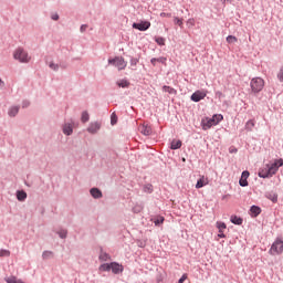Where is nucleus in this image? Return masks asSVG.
<instances>
[{
  "label": "nucleus",
  "mask_w": 283,
  "mask_h": 283,
  "mask_svg": "<svg viewBox=\"0 0 283 283\" xmlns=\"http://www.w3.org/2000/svg\"><path fill=\"white\" fill-rule=\"evenodd\" d=\"M283 166V159H276L272 164H268L259 169V178H273Z\"/></svg>",
  "instance_id": "1"
},
{
  "label": "nucleus",
  "mask_w": 283,
  "mask_h": 283,
  "mask_svg": "<svg viewBox=\"0 0 283 283\" xmlns=\"http://www.w3.org/2000/svg\"><path fill=\"white\" fill-rule=\"evenodd\" d=\"M222 120H224V116H222V114H216L211 118L206 117L201 120L202 129L207 132V129H211V127L222 123Z\"/></svg>",
  "instance_id": "2"
},
{
  "label": "nucleus",
  "mask_w": 283,
  "mask_h": 283,
  "mask_svg": "<svg viewBox=\"0 0 283 283\" xmlns=\"http://www.w3.org/2000/svg\"><path fill=\"white\" fill-rule=\"evenodd\" d=\"M251 90L253 94H259V92H262L264 90V81L262 77H254L250 82Z\"/></svg>",
  "instance_id": "3"
},
{
  "label": "nucleus",
  "mask_w": 283,
  "mask_h": 283,
  "mask_svg": "<svg viewBox=\"0 0 283 283\" xmlns=\"http://www.w3.org/2000/svg\"><path fill=\"white\" fill-rule=\"evenodd\" d=\"M282 253H283V241L282 239H276L270 249V254L282 255Z\"/></svg>",
  "instance_id": "4"
},
{
  "label": "nucleus",
  "mask_w": 283,
  "mask_h": 283,
  "mask_svg": "<svg viewBox=\"0 0 283 283\" xmlns=\"http://www.w3.org/2000/svg\"><path fill=\"white\" fill-rule=\"evenodd\" d=\"M13 56L17 61H20V63H30V55H28V52L23 49H18Z\"/></svg>",
  "instance_id": "5"
},
{
  "label": "nucleus",
  "mask_w": 283,
  "mask_h": 283,
  "mask_svg": "<svg viewBox=\"0 0 283 283\" xmlns=\"http://www.w3.org/2000/svg\"><path fill=\"white\" fill-rule=\"evenodd\" d=\"M109 65H114L117 67V70H125L127 67V62L125 61L124 57L116 56L114 59L108 60Z\"/></svg>",
  "instance_id": "6"
},
{
  "label": "nucleus",
  "mask_w": 283,
  "mask_h": 283,
  "mask_svg": "<svg viewBox=\"0 0 283 283\" xmlns=\"http://www.w3.org/2000/svg\"><path fill=\"white\" fill-rule=\"evenodd\" d=\"M133 28L135 30H139V32H145L147 30H149V28H151V22L149 21H142V22H138V23H133Z\"/></svg>",
  "instance_id": "7"
},
{
  "label": "nucleus",
  "mask_w": 283,
  "mask_h": 283,
  "mask_svg": "<svg viewBox=\"0 0 283 283\" xmlns=\"http://www.w3.org/2000/svg\"><path fill=\"white\" fill-rule=\"evenodd\" d=\"M207 94H208L207 91H196L191 95V101H193V103H200V101L207 97Z\"/></svg>",
  "instance_id": "8"
},
{
  "label": "nucleus",
  "mask_w": 283,
  "mask_h": 283,
  "mask_svg": "<svg viewBox=\"0 0 283 283\" xmlns=\"http://www.w3.org/2000/svg\"><path fill=\"white\" fill-rule=\"evenodd\" d=\"M111 271L112 273H114V275H118V273H123V271H125V268L123 266V264H119L117 262H112Z\"/></svg>",
  "instance_id": "9"
},
{
  "label": "nucleus",
  "mask_w": 283,
  "mask_h": 283,
  "mask_svg": "<svg viewBox=\"0 0 283 283\" xmlns=\"http://www.w3.org/2000/svg\"><path fill=\"white\" fill-rule=\"evenodd\" d=\"M250 174L249 171L244 170L241 175V178L239 180V185L241 187H249V181H247V179L249 178Z\"/></svg>",
  "instance_id": "10"
},
{
  "label": "nucleus",
  "mask_w": 283,
  "mask_h": 283,
  "mask_svg": "<svg viewBox=\"0 0 283 283\" xmlns=\"http://www.w3.org/2000/svg\"><path fill=\"white\" fill-rule=\"evenodd\" d=\"M207 185H209V179L205 176H201L196 184V189H202V187H207Z\"/></svg>",
  "instance_id": "11"
},
{
  "label": "nucleus",
  "mask_w": 283,
  "mask_h": 283,
  "mask_svg": "<svg viewBox=\"0 0 283 283\" xmlns=\"http://www.w3.org/2000/svg\"><path fill=\"white\" fill-rule=\"evenodd\" d=\"M139 130L140 133L144 135V136H151V126L147 125V124H143L140 127H139Z\"/></svg>",
  "instance_id": "12"
},
{
  "label": "nucleus",
  "mask_w": 283,
  "mask_h": 283,
  "mask_svg": "<svg viewBox=\"0 0 283 283\" xmlns=\"http://www.w3.org/2000/svg\"><path fill=\"white\" fill-rule=\"evenodd\" d=\"M98 129H101V124H98L97 122L95 123H92L88 128H87V132L90 134H96V132H98Z\"/></svg>",
  "instance_id": "13"
},
{
  "label": "nucleus",
  "mask_w": 283,
  "mask_h": 283,
  "mask_svg": "<svg viewBox=\"0 0 283 283\" xmlns=\"http://www.w3.org/2000/svg\"><path fill=\"white\" fill-rule=\"evenodd\" d=\"M74 132V128L72 127V124H65L63 126V134H65V136H72Z\"/></svg>",
  "instance_id": "14"
},
{
  "label": "nucleus",
  "mask_w": 283,
  "mask_h": 283,
  "mask_svg": "<svg viewBox=\"0 0 283 283\" xmlns=\"http://www.w3.org/2000/svg\"><path fill=\"white\" fill-rule=\"evenodd\" d=\"M250 213L254 218H258V214L262 213V209L260 207H258V206H252L251 209H250Z\"/></svg>",
  "instance_id": "15"
},
{
  "label": "nucleus",
  "mask_w": 283,
  "mask_h": 283,
  "mask_svg": "<svg viewBox=\"0 0 283 283\" xmlns=\"http://www.w3.org/2000/svg\"><path fill=\"white\" fill-rule=\"evenodd\" d=\"M91 196H93L96 199L103 198V192L101 190H98V188H92Z\"/></svg>",
  "instance_id": "16"
},
{
  "label": "nucleus",
  "mask_w": 283,
  "mask_h": 283,
  "mask_svg": "<svg viewBox=\"0 0 283 283\" xmlns=\"http://www.w3.org/2000/svg\"><path fill=\"white\" fill-rule=\"evenodd\" d=\"M8 114L11 118H14V116L19 114V106H12L11 108H9Z\"/></svg>",
  "instance_id": "17"
},
{
  "label": "nucleus",
  "mask_w": 283,
  "mask_h": 283,
  "mask_svg": "<svg viewBox=\"0 0 283 283\" xmlns=\"http://www.w3.org/2000/svg\"><path fill=\"white\" fill-rule=\"evenodd\" d=\"M25 198H28V193L23 190H19L17 192V199L20 201V202H23V200H25Z\"/></svg>",
  "instance_id": "18"
},
{
  "label": "nucleus",
  "mask_w": 283,
  "mask_h": 283,
  "mask_svg": "<svg viewBox=\"0 0 283 283\" xmlns=\"http://www.w3.org/2000/svg\"><path fill=\"white\" fill-rule=\"evenodd\" d=\"M180 147H182V142L181 140L174 139L171 142L170 149H180Z\"/></svg>",
  "instance_id": "19"
},
{
  "label": "nucleus",
  "mask_w": 283,
  "mask_h": 283,
  "mask_svg": "<svg viewBox=\"0 0 283 283\" xmlns=\"http://www.w3.org/2000/svg\"><path fill=\"white\" fill-rule=\"evenodd\" d=\"M4 281L7 283H24L21 279H17V276H8Z\"/></svg>",
  "instance_id": "20"
},
{
  "label": "nucleus",
  "mask_w": 283,
  "mask_h": 283,
  "mask_svg": "<svg viewBox=\"0 0 283 283\" xmlns=\"http://www.w3.org/2000/svg\"><path fill=\"white\" fill-rule=\"evenodd\" d=\"M255 127V122L253 119H250L245 124L247 132H253V128Z\"/></svg>",
  "instance_id": "21"
},
{
  "label": "nucleus",
  "mask_w": 283,
  "mask_h": 283,
  "mask_svg": "<svg viewBox=\"0 0 283 283\" xmlns=\"http://www.w3.org/2000/svg\"><path fill=\"white\" fill-rule=\"evenodd\" d=\"M217 229L219 230V233H224V230L227 229V223L218 221Z\"/></svg>",
  "instance_id": "22"
},
{
  "label": "nucleus",
  "mask_w": 283,
  "mask_h": 283,
  "mask_svg": "<svg viewBox=\"0 0 283 283\" xmlns=\"http://www.w3.org/2000/svg\"><path fill=\"white\" fill-rule=\"evenodd\" d=\"M99 260H101L102 262H107V261L112 260V256H109V254H107V253H105V252H101V254H99Z\"/></svg>",
  "instance_id": "23"
},
{
  "label": "nucleus",
  "mask_w": 283,
  "mask_h": 283,
  "mask_svg": "<svg viewBox=\"0 0 283 283\" xmlns=\"http://www.w3.org/2000/svg\"><path fill=\"white\" fill-rule=\"evenodd\" d=\"M232 224H242V218L238 217V216H232L230 218Z\"/></svg>",
  "instance_id": "24"
},
{
  "label": "nucleus",
  "mask_w": 283,
  "mask_h": 283,
  "mask_svg": "<svg viewBox=\"0 0 283 283\" xmlns=\"http://www.w3.org/2000/svg\"><path fill=\"white\" fill-rule=\"evenodd\" d=\"M99 271H112V263H104L102 265H99Z\"/></svg>",
  "instance_id": "25"
},
{
  "label": "nucleus",
  "mask_w": 283,
  "mask_h": 283,
  "mask_svg": "<svg viewBox=\"0 0 283 283\" xmlns=\"http://www.w3.org/2000/svg\"><path fill=\"white\" fill-rule=\"evenodd\" d=\"M163 92H166L167 94H176V90L171 86H163Z\"/></svg>",
  "instance_id": "26"
},
{
  "label": "nucleus",
  "mask_w": 283,
  "mask_h": 283,
  "mask_svg": "<svg viewBox=\"0 0 283 283\" xmlns=\"http://www.w3.org/2000/svg\"><path fill=\"white\" fill-rule=\"evenodd\" d=\"M54 253L52 251H44L42 253L43 260H50V258H53Z\"/></svg>",
  "instance_id": "27"
},
{
  "label": "nucleus",
  "mask_w": 283,
  "mask_h": 283,
  "mask_svg": "<svg viewBox=\"0 0 283 283\" xmlns=\"http://www.w3.org/2000/svg\"><path fill=\"white\" fill-rule=\"evenodd\" d=\"M145 193H151L154 191V186L151 184H148L144 186Z\"/></svg>",
  "instance_id": "28"
},
{
  "label": "nucleus",
  "mask_w": 283,
  "mask_h": 283,
  "mask_svg": "<svg viewBox=\"0 0 283 283\" xmlns=\"http://www.w3.org/2000/svg\"><path fill=\"white\" fill-rule=\"evenodd\" d=\"M118 87H129V82L127 80H122L117 82Z\"/></svg>",
  "instance_id": "29"
},
{
  "label": "nucleus",
  "mask_w": 283,
  "mask_h": 283,
  "mask_svg": "<svg viewBox=\"0 0 283 283\" xmlns=\"http://www.w3.org/2000/svg\"><path fill=\"white\" fill-rule=\"evenodd\" d=\"M81 120L82 123H87V120H90V114L87 112H83Z\"/></svg>",
  "instance_id": "30"
},
{
  "label": "nucleus",
  "mask_w": 283,
  "mask_h": 283,
  "mask_svg": "<svg viewBox=\"0 0 283 283\" xmlns=\"http://www.w3.org/2000/svg\"><path fill=\"white\" fill-rule=\"evenodd\" d=\"M227 43H238V38H235L234 35H228Z\"/></svg>",
  "instance_id": "31"
},
{
  "label": "nucleus",
  "mask_w": 283,
  "mask_h": 283,
  "mask_svg": "<svg viewBox=\"0 0 283 283\" xmlns=\"http://www.w3.org/2000/svg\"><path fill=\"white\" fill-rule=\"evenodd\" d=\"M174 23L175 25H179V28H182L184 23H182V19L175 17L174 18Z\"/></svg>",
  "instance_id": "32"
},
{
  "label": "nucleus",
  "mask_w": 283,
  "mask_h": 283,
  "mask_svg": "<svg viewBox=\"0 0 283 283\" xmlns=\"http://www.w3.org/2000/svg\"><path fill=\"white\" fill-rule=\"evenodd\" d=\"M118 123V117L116 116V113H113L111 116V125H116Z\"/></svg>",
  "instance_id": "33"
},
{
  "label": "nucleus",
  "mask_w": 283,
  "mask_h": 283,
  "mask_svg": "<svg viewBox=\"0 0 283 283\" xmlns=\"http://www.w3.org/2000/svg\"><path fill=\"white\" fill-rule=\"evenodd\" d=\"M0 258H10L9 250H0Z\"/></svg>",
  "instance_id": "34"
},
{
  "label": "nucleus",
  "mask_w": 283,
  "mask_h": 283,
  "mask_svg": "<svg viewBox=\"0 0 283 283\" xmlns=\"http://www.w3.org/2000/svg\"><path fill=\"white\" fill-rule=\"evenodd\" d=\"M134 213H140V211H143V205H136L133 208Z\"/></svg>",
  "instance_id": "35"
},
{
  "label": "nucleus",
  "mask_w": 283,
  "mask_h": 283,
  "mask_svg": "<svg viewBox=\"0 0 283 283\" xmlns=\"http://www.w3.org/2000/svg\"><path fill=\"white\" fill-rule=\"evenodd\" d=\"M163 222H165V217H159L154 221L156 227H158V224H163Z\"/></svg>",
  "instance_id": "36"
},
{
  "label": "nucleus",
  "mask_w": 283,
  "mask_h": 283,
  "mask_svg": "<svg viewBox=\"0 0 283 283\" xmlns=\"http://www.w3.org/2000/svg\"><path fill=\"white\" fill-rule=\"evenodd\" d=\"M187 25H188V28H193V25H196V20L195 19H189L188 21H187Z\"/></svg>",
  "instance_id": "37"
},
{
  "label": "nucleus",
  "mask_w": 283,
  "mask_h": 283,
  "mask_svg": "<svg viewBox=\"0 0 283 283\" xmlns=\"http://www.w3.org/2000/svg\"><path fill=\"white\" fill-rule=\"evenodd\" d=\"M156 43H158V45H165V38H156L155 39Z\"/></svg>",
  "instance_id": "38"
},
{
  "label": "nucleus",
  "mask_w": 283,
  "mask_h": 283,
  "mask_svg": "<svg viewBox=\"0 0 283 283\" xmlns=\"http://www.w3.org/2000/svg\"><path fill=\"white\" fill-rule=\"evenodd\" d=\"M49 67H50L51 70H53L54 72H56V71L59 70V64H55V63L51 62V63L49 64Z\"/></svg>",
  "instance_id": "39"
},
{
  "label": "nucleus",
  "mask_w": 283,
  "mask_h": 283,
  "mask_svg": "<svg viewBox=\"0 0 283 283\" xmlns=\"http://www.w3.org/2000/svg\"><path fill=\"white\" fill-rule=\"evenodd\" d=\"M57 233H59L60 238H62V239L67 238V230H61Z\"/></svg>",
  "instance_id": "40"
},
{
  "label": "nucleus",
  "mask_w": 283,
  "mask_h": 283,
  "mask_svg": "<svg viewBox=\"0 0 283 283\" xmlns=\"http://www.w3.org/2000/svg\"><path fill=\"white\" fill-rule=\"evenodd\" d=\"M277 78H279V81H281V83H283V66L281 67V70L277 73Z\"/></svg>",
  "instance_id": "41"
},
{
  "label": "nucleus",
  "mask_w": 283,
  "mask_h": 283,
  "mask_svg": "<svg viewBox=\"0 0 283 283\" xmlns=\"http://www.w3.org/2000/svg\"><path fill=\"white\" fill-rule=\"evenodd\" d=\"M160 17L167 18V19H171V13L161 12V13H160Z\"/></svg>",
  "instance_id": "42"
},
{
  "label": "nucleus",
  "mask_w": 283,
  "mask_h": 283,
  "mask_svg": "<svg viewBox=\"0 0 283 283\" xmlns=\"http://www.w3.org/2000/svg\"><path fill=\"white\" fill-rule=\"evenodd\" d=\"M187 280V274H182V276L179 279L178 283H185Z\"/></svg>",
  "instance_id": "43"
},
{
  "label": "nucleus",
  "mask_w": 283,
  "mask_h": 283,
  "mask_svg": "<svg viewBox=\"0 0 283 283\" xmlns=\"http://www.w3.org/2000/svg\"><path fill=\"white\" fill-rule=\"evenodd\" d=\"M51 19H52L53 21H59V13H53V14L51 15Z\"/></svg>",
  "instance_id": "44"
},
{
  "label": "nucleus",
  "mask_w": 283,
  "mask_h": 283,
  "mask_svg": "<svg viewBox=\"0 0 283 283\" xmlns=\"http://www.w3.org/2000/svg\"><path fill=\"white\" fill-rule=\"evenodd\" d=\"M272 202H277V195H273L272 197H269Z\"/></svg>",
  "instance_id": "45"
},
{
  "label": "nucleus",
  "mask_w": 283,
  "mask_h": 283,
  "mask_svg": "<svg viewBox=\"0 0 283 283\" xmlns=\"http://www.w3.org/2000/svg\"><path fill=\"white\" fill-rule=\"evenodd\" d=\"M165 61H167V59H165V57L157 59V63H165Z\"/></svg>",
  "instance_id": "46"
},
{
  "label": "nucleus",
  "mask_w": 283,
  "mask_h": 283,
  "mask_svg": "<svg viewBox=\"0 0 283 283\" xmlns=\"http://www.w3.org/2000/svg\"><path fill=\"white\" fill-rule=\"evenodd\" d=\"M80 30H81V32H85V30H87V25L83 24Z\"/></svg>",
  "instance_id": "47"
},
{
  "label": "nucleus",
  "mask_w": 283,
  "mask_h": 283,
  "mask_svg": "<svg viewBox=\"0 0 283 283\" xmlns=\"http://www.w3.org/2000/svg\"><path fill=\"white\" fill-rule=\"evenodd\" d=\"M150 63H151L153 65H156V63H158V61H157L156 57H153V59L150 60Z\"/></svg>",
  "instance_id": "48"
},
{
  "label": "nucleus",
  "mask_w": 283,
  "mask_h": 283,
  "mask_svg": "<svg viewBox=\"0 0 283 283\" xmlns=\"http://www.w3.org/2000/svg\"><path fill=\"white\" fill-rule=\"evenodd\" d=\"M218 238H227V235H224V232H219Z\"/></svg>",
  "instance_id": "49"
},
{
  "label": "nucleus",
  "mask_w": 283,
  "mask_h": 283,
  "mask_svg": "<svg viewBox=\"0 0 283 283\" xmlns=\"http://www.w3.org/2000/svg\"><path fill=\"white\" fill-rule=\"evenodd\" d=\"M222 3H231L233 0H221Z\"/></svg>",
  "instance_id": "50"
},
{
  "label": "nucleus",
  "mask_w": 283,
  "mask_h": 283,
  "mask_svg": "<svg viewBox=\"0 0 283 283\" xmlns=\"http://www.w3.org/2000/svg\"><path fill=\"white\" fill-rule=\"evenodd\" d=\"M216 94H217V96H219V98H220V96H222V92H217Z\"/></svg>",
  "instance_id": "51"
},
{
  "label": "nucleus",
  "mask_w": 283,
  "mask_h": 283,
  "mask_svg": "<svg viewBox=\"0 0 283 283\" xmlns=\"http://www.w3.org/2000/svg\"><path fill=\"white\" fill-rule=\"evenodd\" d=\"M238 151V149H230V154Z\"/></svg>",
  "instance_id": "52"
},
{
  "label": "nucleus",
  "mask_w": 283,
  "mask_h": 283,
  "mask_svg": "<svg viewBox=\"0 0 283 283\" xmlns=\"http://www.w3.org/2000/svg\"><path fill=\"white\" fill-rule=\"evenodd\" d=\"M3 86V81L0 78V87Z\"/></svg>",
  "instance_id": "53"
},
{
  "label": "nucleus",
  "mask_w": 283,
  "mask_h": 283,
  "mask_svg": "<svg viewBox=\"0 0 283 283\" xmlns=\"http://www.w3.org/2000/svg\"><path fill=\"white\" fill-rule=\"evenodd\" d=\"M23 107H28V104H23Z\"/></svg>",
  "instance_id": "54"
}]
</instances>
